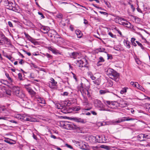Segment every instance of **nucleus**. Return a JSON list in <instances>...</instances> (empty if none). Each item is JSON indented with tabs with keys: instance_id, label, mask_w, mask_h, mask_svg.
I'll use <instances>...</instances> for the list:
<instances>
[{
	"instance_id": "49530a36",
	"label": "nucleus",
	"mask_w": 150,
	"mask_h": 150,
	"mask_svg": "<svg viewBox=\"0 0 150 150\" xmlns=\"http://www.w3.org/2000/svg\"><path fill=\"white\" fill-rule=\"evenodd\" d=\"M6 93L8 95L11 96V91L10 90H7L6 91Z\"/></svg>"
},
{
	"instance_id": "603ef678",
	"label": "nucleus",
	"mask_w": 150,
	"mask_h": 150,
	"mask_svg": "<svg viewBox=\"0 0 150 150\" xmlns=\"http://www.w3.org/2000/svg\"><path fill=\"white\" fill-rule=\"evenodd\" d=\"M90 78L92 79V80H94L96 79V77L94 76L93 74H91L90 75Z\"/></svg>"
},
{
	"instance_id": "58836bf2",
	"label": "nucleus",
	"mask_w": 150,
	"mask_h": 150,
	"mask_svg": "<svg viewBox=\"0 0 150 150\" xmlns=\"http://www.w3.org/2000/svg\"><path fill=\"white\" fill-rule=\"evenodd\" d=\"M127 92V89L126 88H123L122 90L120 91V93L121 94H123L124 93Z\"/></svg>"
},
{
	"instance_id": "6e6552de",
	"label": "nucleus",
	"mask_w": 150,
	"mask_h": 150,
	"mask_svg": "<svg viewBox=\"0 0 150 150\" xmlns=\"http://www.w3.org/2000/svg\"><path fill=\"white\" fill-rule=\"evenodd\" d=\"M66 128L67 129H78L79 127L77 126L74 125L72 123H69L66 125Z\"/></svg>"
},
{
	"instance_id": "052dcab7",
	"label": "nucleus",
	"mask_w": 150,
	"mask_h": 150,
	"mask_svg": "<svg viewBox=\"0 0 150 150\" xmlns=\"http://www.w3.org/2000/svg\"><path fill=\"white\" fill-rule=\"evenodd\" d=\"M65 145L66 146H67V147L71 149H73V147L71 145H69L68 144H66Z\"/></svg>"
},
{
	"instance_id": "f03ea898",
	"label": "nucleus",
	"mask_w": 150,
	"mask_h": 150,
	"mask_svg": "<svg viewBox=\"0 0 150 150\" xmlns=\"http://www.w3.org/2000/svg\"><path fill=\"white\" fill-rule=\"evenodd\" d=\"M57 107L58 109L61 110L60 111L64 114H67L72 112V109L68 106L62 105L60 104L57 105Z\"/></svg>"
},
{
	"instance_id": "774afa93",
	"label": "nucleus",
	"mask_w": 150,
	"mask_h": 150,
	"mask_svg": "<svg viewBox=\"0 0 150 150\" xmlns=\"http://www.w3.org/2000/svg\"><path fill=\"white\" fill-rule=\"evenodd\" d=\"M139 35L140 36V37H141V38H142V40H146V39L141 34H140V33H139Z\"/></svg>"
},
{
	"instance_id": "338daca9",
	"label": "nucleus",
	"mask_w": 150,
	"mask_h": 150,
	"mask_svg": "<svg viewBox=\"0 0 150 150\" xmlns=\"http://www.w3.org/2000/svg\"><path fill=\"white\" fill-rule=\"evenodd\" d=\"M72 74L73 75V78L75 79L76 81H77V80L76 75H75L73 73H72Z\"/></svg>"
},
{
	"instance_id": "c9c22d12",
	"label": "nucleus",
	"mask_w": 150,
	"mask_h": 150,
	"mask_svg": "<svg viewBox=\"0 0 150 150\" xmlns=\"http://www.w3.org/2000/svg\"><path fill=\"white\" fill-rule=\"evenodd\" d=\"M135 42L138 45L140 46L142 49L144 50V47L141 43L138 41H136Z\"/></svg>"
},
{
	"instance_id": "79ce46f5",
	"label": "nucleus",
	"mask_w": 150,
	"mask_h": 150,
	"mask_svg": "<svg viewBox=\"0 0 150 150\" xmlns=\"http://www.w3.org/2000/svg\"><path fill=\"white\" fill-rule=\"evenodd\" d=\"M23 120L25 121H31V119L28 117H23Z\"/></svg>"
},
{
	"instance_id": "69168bd1",
	"label": "nucleus",
	"mask_w": 150,
	"mask_h": 150,
	"mask_svg": "<svg viewBox=\"0 0 150 150\" xmlns=\"http://www.w3.org/2000/svg\"><path fill=\"white\" fill-rule=\"evenodd\" d=\"M8 25L10 27H13V25L11 21H8Z\"/></svg>"
},
{
	"instance_id": "72a5a7b5",
	"label": "nucleus",
	"mask_w": 150,
	"mask_h": 150,
	"mask_svg": "<svg viewBox=\"0 0 150 150\" xmlns=\"http://www.w3.org/2000/svg\"><path fill=\"white\" fill-rule=\"evenodd\" d=\"M43 54L45 56H46L47 57L48 59H51L52 58V56L50 54L47 53H46V54Z\"/></svg>"
},
{
	"instance_id": "e2e57ef3",
	"label": "nucleus",
	"mask_w": 150,
	"mask_h": 150,
	"mask_svg": "<svg viewBox=\"0 0 150 150\" xmlns=\"http://www.w3.org/2000/svg\"><path fill=\"white\" fill-rule=\"evenodd\" d=\"M69 93L68 92H64L62 94V95L63 96H67L68 95Z\"/></svg>"
},
{
	"instance_id": "6ab92c4d",
	"label": "nucleus",
	"mask_w": 150,
	"mask_h": 150,
	"mask_svg": "<svg viewBox=\"0 0 150 150\" xmlns=\"http://www.w3.org/2000/svg\"><path fill=\"white\" fill-rule=\"evenodd\" d=\"M125 45L128 49H129L130 47V42L128 40H125L124 41Z\"/></svg>"
},
{
	"instance_id": "aec40b11",
	"label": "nucleus",
	"mask_w": 150,
	"mask_h": 150,
	"mask_svg": "<svg viewBox=\"0 0 150 150\" xmlns=\"http://www.w3.org/2000/svg\"><path fill=\"white\" fill-rule=\"evenodd\" d=\"M144 134H139L137 136V137L139 139V140L141 141H145L144 140Z\"/></svg>"
},
{
	"instance_id": "f3484780",
	"label": "nucleus",
	"mask_w": 150,
	"mask_h": 150,
	"mask_svg": "<svg viewBox=\"0 0 150 150\" xmlns=\"http://www.w3.org/2000/svg\"><path fill=\"white\" fill-rule=\"evenodd\" d=\"M16 96L21 99H22L23 100L25 97V94L21 91H20L19 92Z\"/></svg>"
},
{
	"instance_id": "412c9836",
	"label": "nucleus",
	"mask_w": 150,
	"mask_h": 150,
	"mask_svg": "<svg viewBox=\"0 0 150 150\" xmlns=\"http://www.w3.org/2000/svg\"><path fill=\"white\" fill-rule=\"evenodd\" d=\"M75 32L78 38H80L82 37V34L80 31L78 30H76Z\"/></svg>"
},
{
	"instance_id": "6e6d98bb",
	"label": "nucleus",
	"mask_w": 150,
	"mask_h": 150,
	"mask_svg": "<svg viewBox=\"0 0 150 150\" xmlns=\"http://www.w3.org/2000/svg\"><path fill=\"white\" fill-rule=\"evenodd\" d=\"M81 108L79 107H77L75 108L74 109V110L75 111H78Z\"/></svg>"
},
{
	"instance_id": "5fc2aeb1",
	"label": "nucleus",
	"mask_w": 150,
	"mask_h": 150,
	"mask_svg": "<svg viewBox=\"0 0 150 150\" xmlns=\"http://www.w3.org/2000/svg\"><path fill=\"white\" fill-rule=\"evenodd\" d=\"M38 13L39 15H41V17L42 18H45L44 16L43 15V14L42 13L39 12H38Z\"/></svg>"
},
{
	"instance_id": "c756f323",
	"label": "nucleus",
	"mask_w": 150,
	"mask_h": 150,
	"mask_svg": "<svg viewBox=\"0 0 150 150\" xmlns=\"http://www.w3.org/2000/svg\"><path fill=\"white\" fill-rule=\"evenodd\" d=\"M53 53L57 54H61V53L60 52H59L55 48H53L52 51Z\"/></svg>"
},
{
	"instance_id": "13d9d810",
	"label": "nucleus",
	"mask_w": 150,
	"mask_h": 150,
	"mask_svg": "<svg viewBox=\"0 0 150 150\" xmlns=\"http://www.w3.org/2000/svg\"><path fill=\"white\" fill-rule=\"evenodd\" d=\"M108 55V59H112V56L111 55L109 54H107Z\"/></svg>"
},
{
	"instance_id": "0e129e2a",
	"label": "nucleus",
	"mask_w": 150,
	"mask_h": 150,
	"mask_svg": "<svg viewBox=\"0 0 150 150\" xmlns=\"http://www.w3.org/2000/svg\"><path fill=\"white\" fill-rule=\"evenodd\" d=\"M99 12L101 14H103L105 15H107L108 14L107 13L103 12V11H100Z\"/></svg>"
},
{
	"instance_id": "1a4fd4ad",
	"label": "nucleus",
	"mask_w": 150,
	"mask_h": 150,
	"mask_svg": "<svg viewBox=\"0 0 150 150\" xmlns=\"http://www.w3.org/2000/svg\"><path fill=\"white\" fill-rule=\"evenodd\" d=\"M94 103L96 107L100 108L101 110H105L104 109H102L103 108V105L99 100L98 99L95 100L94 101Z\"/></svg>"
},
{
	"instance_id": "864d4df0",
	"label": "nucleus",
	"mask_w": 150,
	"mask_h": 150,
	"mask_svg": "<svg viewBox=\"0 0 150 150\" xmlns=\"http://www.w3.org/2000/svg\"><path fill=\"white\" fill-rule=\"evenodd\" d=\"M92 148L93 150H98V149H99V147L97 146H93L92 147Z\"/></svg>"
},
{
	"instance_id": "9b49d317",
	"label": "nucleus",
	"mask_w": 150,
	"mask_h": 150,
	"mask_svg": "<svg viewBox=\"0 0 150 150\" xmlns=\"http://www.w3.org/2000/svg\"><path fill=\"white\" fill-rule=\"evenodd\" d=\"M50 81L49 83V86L51 88H53L54 86H56L57 82L55 81L53 78H51L50 79Z\"/></svg>"
},
{
	"instance_id": "3c124183",
	"label": "nucleus",
	"mask_w": 150,
	"mask_h": 150,
	"mask_svg": "<svg viewBox=\"0 0 150 150\" xmlns=\"http://www.w3.org/2000/svg\"><path fill=\"white\" fill-rule=\"evenodd\" d=\"M108 83L109 86H112L113 85V82L112 81L109 80L108 81Z\"/></svg>"
},
{
	"instance_id": "4d7b16f0",
	"label": "nucleus",
	"mask_w": 150,
	"mask_h": 150,
	"mask_svg": "<svg viewBox=\"0 0 150 150\" xmlns=\"http://www.w3.org/2000/svg\"><path fill=\"white\" fill-rule=\"evenodd\" d=\"M4 146L2 144H0V150H2L4 148Z\"/></svg>"
},
{
	"instance_id": "f704fd0d",
	"label": "nucleus",
	"mask_w": 150,
	"mask_h": 150,
	"mask_svg": "<svg viewBox=\"0 0 150 150\" xmlns=\"http://www.w3.org/2000/svg\"><path fill=\"white\" fill-rule=\"evenodd\" d=\"M114 29L116 31L118 32V33H119V34L120 35V36L121 37L122 36V35L121 32L120 31V30H119V29L118 28H117V27H115L114 28Z\"/></svg>"
},
{
	"instance_id": "a19ab883",
	"label": "nucleus",
	"mask_w": 150,
	"mask_h": 150,
	"mask_svg": "<svg viewBox=\"0 0 150 150\" xmlns=\"http://www.w3.org/2000/svg\"><path fill=\"white\" fill-rule=\"evenodd\" d=\"M137 83V88L141 90H142L143 89H144L138 83Z\"/></svg>"
},
{
	"instance_id": "5701e85b",
	"label": "nucleus",
	"mask_w": 150,
	"mask_h": 150,
	"mask_svg": "<svg viewBox=\"0 0 150 150\" xmlns=\"http://www.w3.org/2000/svg\"><path fill=\"white\" fill-rule=\"evenodd\" d=\"M113 69H108L106 71V74L109 76L112 74V72L113 71Z\"/></svg>"
},
{
	"instance_id": "9d476101",
	"label": "nucleus",
	"mask_w": 150,
	"mask_h": 150,
	"mask_svg": "<svg viewBox=\"0 0 150 150\" xmlns=\"http://www.w3.org/2000/svg\"><path fill=\"white\" fill-rule=\"evenodd\" d=\"M134 120L133 118H129V117H123L121 118H120L118 119L115 122V123H119L122 122H124L125 121H130L133 120Z\"/></svg>"
},
{
	"instance_id": "a211bd4d",
	"label": "nucleus",
	"mask_w": 150,
	"mask_h": 150,
	"mask_svg": "<svg viewBox=\"0 0 150 150\" xmlns=\"http://www.w3.org/2000/svg\"><path fill=\"white\" fill-rule=\"evenodd\" d=\"M79 146L81 149L85 150L87 149L88 146L87 144H85L83 142L80 143Z\"/></svg>"
},
{
	"instance_id": "cd10ccee",
	"label": "nucleus",
	"mask_w": 150,
	"mask_h": 150,
	"mask_svg": "<svg viewBox=\"0 0 150 150\" xmlns=\"http://www.w3.org/2000/svg\"><path fill=\"white\" fill-rule=\"evenodd\" d=\"M30 85V84H28V85H23L24 87L26 89L28 92L31 89L30 87L29 86Z\"/></svg>"
},
{
	"instance_id": "473e14b6",
	"label": "nucleus",
	"mask_w": 150,
	"mask_h": 150,
	"mask_svg": "<svg viewBox=\"0 0 150 150\" xmlns=\"http://www.w3.org/2000/svg\"><path fill=\"white\" fill-rule=\"evenodd\" d=\"M100 147L106 150H108L110 148L109 146L105 145H101Z\"/></svg>"
},
{
	"instance_id": "dca6fc26",
	"label": "nucleus",
	"mask_w": 150,
	"mask_h": 150,
	"mask_svg": "<svg viewBox=\"0 0 150 150\" xmlns=\"http://www.w3.org/2000/svg\"><path fill=\"white\" fill-rule=\"evenodd\" d=\"M83 97V103L84 105L87 106L89 105L88 99L86 96V95H82Z\"/></svg>"
},
{
	"instance_id": "2f4dec72",
	"label": "nucleus",
	"mask_w": 150,
	"mask_h": 150,
	"mask_svg": "<svg viewBox=\"0 0 150 150\" xmlns=\"http://www.w3.org/2000/svg\"><path fill=\"white\" fill-rule=\"evenodd\" d=\"M32 43H33L34 45H37L38 44V42L37 41H35L34 39L32 38L31 39L29 40Z\"/></svg>"
},
{
	"instance_id": "a18cd8bd",
	"label": "nucleus",
	"mask_w": 150,
	"mask_h": 150,
	"mask_svg": "<svg viewBox=\"0 0 150 150\" xmlns=\"http://www.w3.org/2000/svg\"><path fill=\"white\" fill-rule=\"evenodd\" d=\"M56 16L58 18H62L63 17V15L61 13H59L56 15Z\"/></svg>"
},
{
	"instance_id": "a878e982",
	"label": "nucleus",
	"mask_w": 150,
	"mask_h": 150,
	"mask_svg": "<svg viewBox=\"0 0 150 150\" xmlns=\"http://www.w3.org/2000/svg\"><path fill=\"white\" fill-rule=\"evenodd\" d=\"M105 50V48L102 47H99L97 49L96 51V52L98 51V52H105L104 51Z\"/></svg>"
},
{
	"instance_id": "bb28decb",
	"label": "nucleus",
	"mask_w": 150,
	"mask_h": 150,
	"mask_svg": "<svg viewBox=\"0 0 150 150\" xmlns=\"http://www.w3.org/2000/svg\"><path fill=\"white\" fill-rule=\"evenodd\" d=\"M104 103L107 105H114V102L112 101L110 102V101L105 100L104 101Z\"/></svg>"
},
{
	"instance_id": "7c9ffc66",
	"label": "nucleus",
	"mask_w": 150,
	"mask_h": 150,
	"mask_svg": "<svg viewBox=\"0 0 150 150\" xmlns=\"http://www.w3.org/2000/svg\"><path fill=\"white\" fill-rule=\"evenodd\" d=\"M144 140L146 141L147 139H150V134H144Z\"/></svg>"
},
{
	"instance_id": "37998d69",
	"label": "nucleus",
	"mask_w": 150,
	"mask_h": 150,
	"mask_svg": "<svg viewBox=\"0 0 150 150\" xmlns=\"http://www.w3.org/2000/svg\"><path fill=\"white\" fill-rule=\"evenodd\" d=\"M48 36L50 38H53L54 37L55 40H56L55 39V36L54 35H52V34L50 33L49 32L48 33Z\"/></svg>"
},
{
	"instance_id": "de8ad7c7",
	"label": "nucleus",
	"mask_w": 150,
	"mask_h": 150,
	"mask_svg": "<svg viewBox=\"0 0 150 150\" xmlns=\"http://www.w3.org/2000/svg\"><path fill=\"white\" fill-rule=\"evenodd\" d=\"M104 61V60L102 57H100L99 58V60L98 61V63L103 62Z\"/></svg>"
},
{
	"instance_id": "2eb2a0df",
	"label": "nucleus",
	"mask_w": 150,
	"mask_h": 150,
	"mask_svg": "<svg viewBox=\"0 0 150 150\" xmlns=\"http://www.w3.org/2000/svg\"><path fill=\"white\" fill-rule=\"evenodd\" d=\"M50 28L47 26H42L41 27V29L43 31V32L44 33H48L50 30Z\"/></svg>"
},
{
	"instance_id": "393cba45",
	"label": "nucleus",
	"mask_w": 150,
	"mask_h": 150,
	"mask_svg": "<svg viewBox=\"0 0 150 150\" xmlns=\"http://www.w3.org/2000/svg\"><path fill=\"white\" fill-rule=\"evenodd\" d=\"M109 92V91L108 90L106 89L101 90L99 91V93L101 95L104 94L105 93Z\"/></svg>"
},
{
	"instance_id": "0eeeda50",
	"label": "nucleus",
	"mask_w": 150,
	"mask_h": 150,
	"mask_svg": "<svg viewBox=\"0 0 150 150\" xmlns=\"http://www.w3.org/2000/svg\"><path fill=\"white\" fill-rule=\"evenodd\" d=\"M84 60L86 62V63L85 64L84 63L83 61L81 59H80V60H77L76 64L77 65L81 68L83 67H85L87 68H88V66L86 65L87 64V61L86 59H85Z\"/></svg>"
},
{
	"instance_id": "c85d7f7f",
	"label": "nucleus",
	"mask_w": 150,
	"mask_h": 150,
	"mask_svg": "<svg viewBox=\"0 0 150 150\" xmlns=\"http://www.w3.org/2000/svg\"><path fill=\"white\" fill-rule=\"evenodd\" d=\"M28 92L30 95H32V96H34L36 94V92L34 91L32 89L30 90Z\"/></svg>"
},
{
	"instance_id": "e433bc0d",
	"label": "nucleus",
	"mask_w": 150,
	"mask_h": 150,
	"mask_svg": "<svg viewBox=\"0 0 150 150\" xmlns=\"http://www.w3.org/2000/svg\"><path fill=\"white\" fill-rule=\"evenodd\" d=\"M24 34L25 37L27 38L29 41L32 38L28 34L26 33L25 32H24Z\"/></svg>"
},
{
	"instance_id": "b1692460",
	"label": "nucleus",
	"mask_w": 150,
	"mask_h": 150,
	"mask_svg": "<svg viewBox=\"0 0 150 150\" xmlns=\"http://www.w3.org/2000/svg\"><path fill=\"white\" fill-rule=\"evenodd\" d=\"M123 25L126 26L127 27L131 28V24L128 22H123L122 23Z\"/></svg>"
},
{
	"instance_id": "bf43d9fd",
	"label": "nucleus",
	"mask_w": 150,
	"mask_h": 150,
	"mask_svg": "<svg viewBox=\"0 0 150 150\" xmlns=\"http://www.w3.org/2000/svg\"><path fill=\"white\" fill-rule=\"evenodd\" d=\"M104 1V2L105 4L108 7H110L109 5L110 4V3H109V2L106 1Z\"/></svg>"
},
{
	"instance_id": "ea45409f",
	"label": "nucleus",
	"mask_w": 150,
	"mask_h": 150,
	"mask_svg": "<svg viewBox=\"0 0 150 150\" xmlns=\"http://www.w3.org/2000/svg\"><path fill=\"white\" fill-rule=\"evenodd\" d=\"M94 84L96 85H99L100 84V82L98 80L96 79L93 81Z\"/></svg>"
},
{
	"instance_id": "20e7f679",
	"label": "nucleus",
	"mask_w": 150,
	"mask_h": 150,
	"mask_svg": "<svg viewBox=\"0 0 150 150\" xmlns=\"http://www.w3.org/2000/svg\"><path fill=\"white\" fill-rule=\"evenodd\" d=\"M5 3L7 4V8L8 9L15 12H17L18 9L15 6L14 3H13L12 2L8 0L5 1Z\"/></svg>"
},
{
	"instance_id": "c03bdc74",
	"label": "nucleus",
	"mask_w": 150,
	"mask_h": 150,
	"mask_svg": "<svg viewBox=\"0 0 150 150\" xmlns=\"http://www.w3.org/2000/svg\"><path fill=\"white\" fill-rule=\"evenodd\" d=\"M137 82L134 83L133 82H131L130 83V84L131 85L133 86H134L137 87Z\"/></svg>"
},
{
	"instance_id": "4468645a",
	"label": "nucleus",
	"mask_w": 150,
	"mask_h": 150,
	"mask_svg": "<svg viewBox=\"0 0 150 150\" xmlns=\"http://www.w3.org/2000/svg\"><path fill=\"white\" fill-rule=\"evenodd\" d=\"M70 56L71 58L76 59L79 56V54L76 52H74L71 53Z\"/></svg>"
},
{
	"instance_id": "f8f14e48",
	"label": "nucleus",
	"mask_w": 150,
	"mask_h": 150,
	"mask_svg": "<svg viewBox=\"0 0 150 150\" xmlns=\"http://www.w3.org/2000/svg\"><path fill=\"white\" fill-rule=\"evenodd\" d=\"M12 90L13 93L16 95L18 94L20 91V88L18 86H14L12 88Z\"/></svg>"
},
{
	"instance_id": "f257e3e1",
	"label": "nucleus",
	"mask_w": 150,
	"mask_h": 150,
	"mask_svg": "<svg viewBox=\"0 0 150 150\" xmlns=\"http://www.w3.org/2000/svg\"><path fill=\"white\" fill-rule=\"evenodd\" d=\"M81 86L79 89L82 95H87L88 97L91 96V94L89 90V83L87 82L84 83H81Z\"/></svg>"
},
{
	"instance_id": "8fccbe9b",
	"label": "nucleus",
	"mask_w": 150,
	"mask_h": 150,
	"mask_svg": "<svg viewBox=\"0 0 150 150\" xmlns=\"http://www.w3.org/2000/svg\"><path fill=\"white\" fill-rule=\"evenodd\" d=\"M18 78L19 79H20V80H22L23 79L22 74L21 73H19L18 74Z\"/></svg>"
},
{
	"instance_id": "4be33fe9",
	"label": "nucleus",
	"mask_w": 150,
	"mask_h": 150,
	"mask_svg": "<svg viewBox=\"0 0 150 150\" xmlns=\"http://www.w3.org/2000/svg\"><path fill=\"white\" fill-rule=\"evenodd\" d=\"M75 120L77 122H80L81 123H84V122L83 119L81 118H74Z\"/></svg>"
},
{
	"instance_id": "09e8293b",
	"label": "nucleus",
	"mask_w": 150,
	"mask_h": 150,
	"mask_svg": "<svg viewBox=\"0 0 150 150\" xmlns=\"http://www.w3.org/2000/svg\"><path fill=\"white\" fill-rule=\"evenodd\" d=\"M4 141L6 142L9 144H14V143H13V142H11L10 140H9L8 139L5 140Z\"/></svg>"
},
{
	"instance_id": "680f3d73",
	"label": "nucleus",
	"mask_w": 150,
	"mask_h": 150,
	"mask_svg": "<svg viewBox=\"0 0 150 150\" xmlns=\"http://www.w3.org/2000/svg\"><path fill=\"white\" fill-rule=\"evenodd\" d=\"M23 51L24 52H25L26 54H27L29 56H30L31 55V54L30 52H27L26 51L23 50Z\"/></svg>"
},
{
	"instance_id": "423d86ee",
	"label": "nucleus",
	"mask_w": 150,
	"mask_h": 150,
	"mask_svg": "<svg viewBox=\"0 0 150 150\" xmlns=\"http://www.w3.org/2000/svg\"><path fill=\"white\" fill-rule=\"evenodd\" d=\"M1 37L0 44L1 45L9 44L10 43V40L6 37L3 34H1Z\"/></svg>"
},
{
	"instance_id": "7ed1b4c3",
	"label": "nucleus",
	"mask_w": 150,
	"mask_h": 150,
	"mask_svg": "<svg viewBox=\"0 0 150 150\" xmlns=\"http://www.w3.org/2000/svg\"><path fill=\"white\" fill-rule=\"evenodd\" d=\"M90 138L93 139L95 140V142H98L99 143L105 142L106 139L105 136L97 135L96 136H92L90 137Z\"/></svg>"
},
{
	"instance_id": "4c0bfd02",
	"label": "nucleus",
	"mask_w": 150,
	"mask_h": 150,
	"mask_svg": "<svg viewBox=\"0 0 150 150\" xmlns=\"http://www.w3.org/2000/svg\"><path fill=\"white\" fill-rule=\"evenodd\" d=\"M108 34L110 36L111 38H116V35H113L111 32H109L108 33Z\"/></svg>"
},
{
	"instance_id": "ddd939ff",
	"label": "nucleus",
	"mask_w": 150,
	"mask_h": 150,
	"mask_svg": "<svg viewBox=\"0 0 150 150\" xmlns=\"http://www.w3.org/2000/svg\"><path fill=\"white\" fill-rule=\"evenodd\" d=\"M36 100L38 103H40L42 105H40L41 106H43L45 104V100L42 98H39L38 99H36Z\"/></svg>"
},
{
	"instance_id": "39448f33",
	"label": "nucleus",
	"mask_w": 150,
	"mask_h": 150,
	"mask_svg": "<svg viewBox=\"0 0 150 150\" xmlns=\"http://www.w3.org/2000/svg\"><path fill=\"white\" fill-rule=\"evenodd\" d=\"M109 77L113 80L117 82L119 79V74L114 70Z\"/></svg>"
}]
</instances>
